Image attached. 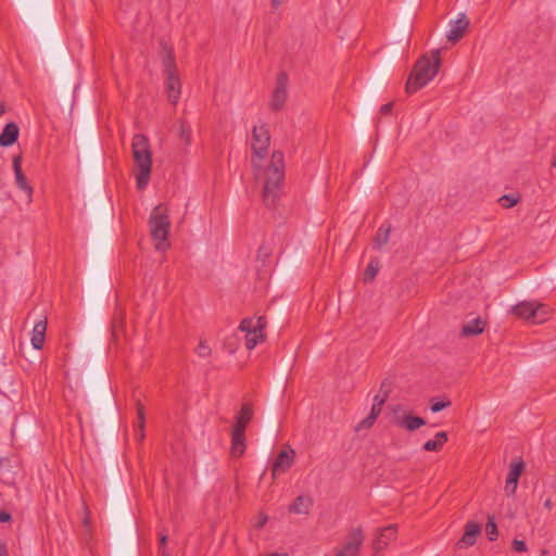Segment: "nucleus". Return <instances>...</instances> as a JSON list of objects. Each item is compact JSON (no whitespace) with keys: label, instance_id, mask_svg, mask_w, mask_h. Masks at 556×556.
I'll use <instances>...</instances> for the list:
<instances>
[{"label":"nucleus","instance_id":"nucleus-21","mask_svg":"<svg viewBox=\"0 0 556 556\" xmlns=\"http://www.w3.org/2000/svg\"><path fill=\"white\" fill-rule=\"evenodd\" d=\"M447 442V433L444 431L435 433L434 438L428 440L422 445V450L427 452H439L443 448L444 444Z\"/></svg>","mask_w":556,"mask_h":556},{"label":"nucleus","instance_id":"nucleus-29","mask_svg":"<svg viewBox=\"0 0 556 556\" xmlns=\"http://www.w3.org/2000/svg\"><path fill=\"white\" fill-rule=\"evenodd\" d=\"M179 134L181 140H184L185 144L189 146L191 143V129L185 123H181L179 128Z\"/></svg>","mask_w":556,"mask_h":556},{"label":"nucleus","instance_id":"nucleus-31","mask_svg":"<svg viewBox=\"0 0 556 556\" xmlns=\"http://www.w3.org/2000/svg\"><path fill=\"white\" fill-rule=\"evenodd\" d=\"M450 405H451V402H450V401H445V402H443V401H437V402H432V404H431V407H430V408H431V410H432L433 413H439V412H441L442 409H444V408L448 407Z\"/></svg>","mask_w":556,"mask_h":556},{"label":"nucleus","instance_id":"nucleus-34","mask_svg":"<svg viewBox=\"0 0 556 556\" xmlns=\"http://www.w3.org/2000/svg\"><path fill=\"white\" fill-rule=\"evenodd\" d=\"M380 414H381V406H379V403H372L369 415L372 416L375 419H377Z\"/></svg>","mask_w":556,"mask_h":556},{"label":"nucleus","instance_id":"nucleus-16","mask_svg":"<svg viewBox=\"0 0 556 556\" xmlns=\"http://www.w3.org/2000/svg\"><path fill=\"white\" fill-rule=\"evenodd\" d=\"M480 531H481V527L479 523H477L475 521L467 522L465 526L464 534H463L462 539L458 541V545L460 547L472 546L476 543L477 538L480 534Z\"/></svg>","mask_w":556,"mask_h":556},{"label":"nucleus","instance_id":"nucleus-23","mask_svg":"<svg viewBox=\"0 0 556 556\" xmlns=\"http://www.w3.org/2000/svg\"><path fill=\"white\" fill-rule=\"evenodd\" d=\"M525 469V463L523 460L519 459V460H514L511 464H510V467H509V472H508V476L506 478V481H509V482H518L519 480V477L520 475L522 473Z\"/></svg>","mask_w":556,"mask_h":556},{"label":"nucleus","instance_id":"nucleus-44","mask_svg":"<svg viewBox=\"0 0 556 556\" xmlns=\"http://www.w3.org/2000/svg\"><path fill=\"white\" fill-rule=\"evenodd\" d=\"M4 112L3 106H0V115Z\"/></svg>","mask_w":556,"mask_h":556},{"label":"nucleus","instance_id":"nucleus-1","mask_svg":"<svg viewBox=\"0 0 556 556\" xmlns=\"http://www.w3.org/2000/svg\"><path fill=\"white\" fill-rule=\"evenodd\" d=\"M250 146L254 181L262 188L264 204L274 207L281 194L285 180V155L277 150L268 156L270 136L264 124L253 127Z\"/></svg>","mask_w":556,"mask_h":556},{"label":"nucleus","instance_id":"nucleus-35","mask_svg":"<svg viewBox=\"0 0 556 556\" xmlns=\"http://www.w3.org/2000/svg\"><path fill=\"white\" fill-rule=\"evenodd\" d=\"M166 543H167V534L166 533H161L160 536H159V549H160V552H165Z\"/></svg>","mask_w":556,"mask_h":556},{"label":"nucleus","instance_id":"nucleus-40","mask_svg":"<svg viewBox=\"0 0 556 556\" xmlns=\"http://www.w3.org/2000/svg\"><path fill=\"white\" fill-rule=\"evenodd\" d=\"M282 0H271L273 7L276 9L281 4Z\"/></svg>","mask_w":556,"mask_h":556},{"label":"nucleus","instance_id":"nucleus-39","mask_svg":"<svg viewBox=\"0 0 556 556\" xmlns=\"http://www.w3.org/2000/svg\"><path fill=\"white\" fill-rule=\"evenodd\" d=\"M386 400H387L386 395L384 396L376 395L374 397V403H379V406L382 407V405L384 404Z\"/></svg>","mask_w":556,"mask_h":556},{"label":"nucleus","instance_id":"nucleus-19","mask_svg":"<svg viewBox=\"0 0 556 556\" xmlns=\"http://www.w3.org/2000/svg\"><path fill=\"white\" fill-rule=\"evenodd\" d=\"M18 138V127L15 123H9L5 125L0 134V146L10 147Z\"/></svg>","mask_w":556,"mask_h":556},{"label":"nucleus","instance_id":"nucleus-45","mask_svg":"<svg viewBox=\"0 0 556 556\" xmlns=\"http://www.w3.org/2000/svg\"><path fill=\"white\" fill-rule=\"evenodd\" d=\"M162 553V556H168V554L166 552H161Z\"/></svg>","mask_w":556,"mask_h":556},{"label":"nucleus","instance_id":"nucleus-10","mask_svg":"<svg viewBox=\"0 0 556 556\" xmlns=\"http://www.w3.org/2000/svg\"><path fill=\"white\" fill-rule=\"evenodd\" d=\"M288 77L285 73H280L277 77L276 87L271 93L269 108L274 111L281 110L288 99Z\"/></svg>","mask_w":556,"mask_h":556},{"label":"nucleus","instance_id":"nucleus-33","mask_svg":"<svg viewBox=\"0 0 556 556\" xmlns=\"http://www.w3.org/2000/svg\"><path fill=\"white\" fill-rule=\"evenodd\" d=\"M518 482H509L505 483V492L507 495H514L517 491Z\"/></svg>","mask_w":556,"mask_h":556},{"label":"nucleus","instance_id":"nucleus-18","mask_svg":"<svg viewBox=\"0 0 556 556\" xmlns=\"http://www.w3.org/2000/svg\"><path fill=\"white\" fill-rule=\"evenodd\" d=\"M485 325V320H483L481 317L473 318L463 325L460 334L463 337L478 336L484 331Z\"/></svg>","mask_w":556,"mask_h":556},{"label":"nucleus","instance_id":"nucleus-9","mask_svg":"<svg viewBox=\"0 0 556 556\" xmlns=\"http://www.w3.org/2000/svg\"><path fill=\"white\" fill-rule=\"evenodd\" d=\"M392 422L407 431H415L426 425V420L407 412L404 406L396 404L391 407Z\"/></svg>","mask_w":556,"mask_h":556},{"label":"nucleus","instance_id":"nucleus-3","mask_svg":"<svg viewBox=\"0 0 556 556\" xmlns=\"http://www.w3.org/2000/svg\"><path fill=\"white\" fill-rule=\"evenodd\" d=\"M441 51L434 50L431 55H422L415 64L406 83L407 92H416L431 81L441 66Z\"/></svg>","mask_w":556,"mask_h":556},{"label":"nucleus","instance_id":"nucleus-4","mask_svg":"<svg viewBox=\"0 0 556 556\" xmlns=\"http://www.w3.org/2000/svg\"><path fill=\"white\" fill-rule=\"evenodd\" d=\"M148 225L155 250L160 252L167 251L170 248L168 235L172 227L167 206L164 204L156 205L150 214Z\"/></svg>","mask_w":556,"mask_h":556},{"label":"nucleus","instance_id":"nucleus-8","mask_svg":"<svg viewBox=\"0 0 556 556\" xmlns=\"http://www.w3.org/2000/svg\"><path fill=\"white\" fill-rule=\"evenodd\" d=\"M265 318H244L240 325L239 330L245 332V346L248 350H253L265 338L264 334Z\"/></svg>","mask_w":556,"mask_h":556},{"label":"nucleus","instance_id":"nucleus-42","mask_svg":"<svg viewBox=\"0 0 556 556\" xmlns=\"http://www.w3.org/2000/svg\"><path fill=\"white\" fill-rule=\"evenodd\" d=\"M7 552L3 545L0 544V556H5Z\"/></svg>","mask_w":556,"mask_h":556},{"label":"nucleus","instance_id":"nucleus-37","mask_svg":"<svg viewBox=\"0 0 556 556\" xmlns=\"http://www.w3.org/2000/svg\"><path fill=\"white\" fill-rule=\"evenodd\" d=\"M392 109H393V103L389 102L381 106L380 112L382 114H389V113H391Z\"/></svg>","mask_w":556,"mask_h":556},{"label":"nucleus","instance_id":"nucleus-14","mask_svg":"<svg viewBox=\"0 0 556 556\" xmlns=\"http://www.w3.org/2000/svg\"><path fill=\"white\" fill-rule=\"evenodd\" d=\"M397 535V529L394 525H390L388 527H384L380 529L377 534L374 542V548L375 551L381 552L384 548L388 547V545L396 539Z\"/></svg>","mask_w":556,"mask_h":556},{"label":"nucleus","instance_id":"nucleus-41","mask_svg":"<svg viewBox=\"0 0 556 556\" xmlns=\"http://www.w3.org/2000/svg\"><path fill=\"white\" fill-rule=\"evenodd\" d=\"M544 506L547 508V509H551L552 508V501L549 498H547L545 502H544Z\"/></svg>","mask_w":556,"mask_h":556},{"label":"nucleus","instance_id":"nucleus-11","mask_svg":"<svg viewBox=\"0 0 556 556\" xmlns=\"http://www.w3.org/2000/svg\"><path fill=\"white\" fill-rule=\"evenodd\" d=\"M295 451L291 447H285L279 452L271 466L274 477L287 472L294 464Z\"/></svg>","mask_w":556,"mask_h":556},{"label":"nucleus","instance_id":"nucleus-27","mask_svg":"<svg viewBox=\"0 0 556 556\" xmlns=\"http://www.w3.org/2000/svg\"><path fill=\"white\" fill-rule=\"evenodd\" d=\"M498 202L504 208H510L519 202V197H515L513 194H505L498 199Z\"/></svg>","mask_w":556,"mask_h":556},{"label":"nucleus","instance_id":"nucleus-30","mask_svg":"<svg viewBox=\"0 0 556 556\" xmlns=\"http://www.w3.org/2000/svg\"><path fill=\"white\" fill-rule=\"evenodd\" d=\"M197 354H198L200 357H203V358H205V357L210 356V354H211V348L208 346V344H207L205 341L201 340V341L199 342V345H198V348H197Z\"/></svg>","mask_w":556,"mask_h":556},{"label":"nucleus","instance_id":"nucleus-20","mask_svg":"<svg viewBox=\"0 0 556 556\" xmlns=\"http://www.w3.org/2000/svg\"><path fill=\"white\" fill-rule=\"evenodd\" d=\"M313 505V501L308 496L300 495L294 502L290 505L289 510L293 514L298 515H306L308 514L311 507Z\"/></svg>","mask_w":556,"mask_h":556},{"label":"nucleus","instance_id":"nucleus-15","mask_svg":"<svg viewBox=\"0 0 556 556\" xmlns=\"http://www.w3.org/2000/svg\"><path fill=\"white\" fill-rule=\"evenodd\" d=\"M12 167L15 176V182L18 189L25 191L27 195L30 198L33 194V187L28 184L25 175L22 170V155L17 154L13 156Z\"/></svg>","mask_w":556,"mask_h":556},{"label":"nucleus","instance_id":"nucleus-6","mask_svg":"<svg viewBox=\"0 0 556 556\" xmlns=\"http://www.w3.org/2000/svg\"><path fill=\"white\" fill-rule=\"evenodd\" d=\"M253 410L250 404H243L240 412L236 416V420L231 431V455L240 457L245 451V429L252 419Z\"/></svg>","mask_w":556,"mask_h":556},{"label":"nucleus","instance_id":"nucleus-26","mask_svg":"<svg viewBox=\"0 0 556 556\" xmlns=\"http://www.w3.org/2000/svg\"><path fill=\"white\" fill-rule=\"evenodd\" d=\"M485 532L490 541H495L498 535L497 526L493 517L488 518L485 526Z\"/></svg>","mask_w":556,"mask_h":556},{"label":"nucleus","instance_id":"nucleus-38","mask_svg":"<svg viewBox=\"0 0 556 556\" xmlns=\"http://www.w3.org/2000/svg\"><path fill=\"white\" fill-rule=\"evenodd\" d=\"M11 520V515L8 511L0 510V522H8Z\"/></svg>","mask_w":556,"mask_h":556},{"label":"nucleus","instance_id":"nucleus-36","mask_svg":"<svg viewBox=\"0 0 556 556\" xmlns=\"http://www.w3.org/2000/svg\"><path fill=\"white\" fill-rule=\"evenodd\" d=\"M268 517L264 514H260L256 518L255 527L262 528L266 525Z\"/></svg>","mask_w":556,"mask_h":556},{"label":"nucleus","instance_id":"nucleus-12","mask_svg":"<svg viewBox=\"0 0 556 556\" xmlns=\"http://www.w3.org/2000/svg\"><path fill=\"white\" fill-rule=\"evenodd\" d=\"M363 542V531L361 528H356L350 533L342 551H340L334 556H357L359 547L362 546Z\"/></svg>","mask_w":556,"mask_h":556},{"label":"nucleus","instance_id":"nucleus-17","mask_svg":"<svg viewBox=\"0 0 556 556\" xmlns=\"http://www.w3.org/2000/svg\"><path fill=\"white\" fill-rule=\"evenodd\" d=\"M47 320H38L33 328L30 342L34 349H42L46 340Z\"/></svg>","mask_w":556,"mask_h":556},{"label":"nucleus","instance_id":"nucleus-25","mask_svg":"<svg viewBox=\"0 0 556 556\" xmlns=\"http://www.w3.org/2000/svg\"><path fill=\"white\" fill-rule=\"evenodd\" d=\"M143 429H144V412L141 404H138V420L136 425V433L139 440L143 439Z\"/></svg>","mask_w":556,"mask_h":556},{"label":"nucleus","instance_id":"nucleus-7","mask_svg":"<svg viewBox=\"0 0 556 556\" xmlns=\"http://www.w3.org/2000/svg\"><path fill=\"white\" fill-rule=\"evenodd\" d=\"M513 313L533 324L544 323L551 315V309L545 304L535 301H523L513 307Z\"/></svg>","mask_w":556,"mask_h":556},{"label":"nucleus","instance_id":"nucleus-2","mask_svg":"<svg viewBox=\"0 0 556 556\" xmlns=\"http://www.w3.org/2000/svg\"><path fill=\"white\" fill-rule=\"evenodd\" d=\"M134 175L139 190L147 188L152 170V151L148 137L137 134L131 140Z\"/></svg>","mask_w":556,"mask_h":556},{"label":"nucleus","instance_id":"nucleus-32","mask_svg":"<svg viewBox=\"0 0 556 556\" xmlns=\"http://www.w3.org/2000/svg\"><path fill=\"white\" fill-rule=\"evenodd\" d=\"M513 547L518 553H525L528 549L526 542L517 539L513 541Z\"/></svg>","mask_w":556,"mask_h":556},{"label":"nucleus","instance_id":"nucleus-43","mask_svg":"<svg viewBox=\"0 0 556 556\" xmlns=\"http://www.w3.org/2000/svg\"><path fill=\"white\" fill-rule=\"evenodd\" d=\"M552 166L556 168V153H555V156H554V159L552 161Z\"/></svg>","mask_w":556,"mask_h":556},{"label":"nucleus","instance_id":"nucleus-22","mask_svg":"<svg viewBox=\"0 0 556 556\" xmlns=\"http://www.w3.org/2000/svg\"><path fill=\"white\" fill-rule=\"evenodd\" d=\"M390 231H391L390 226L381 225L378 228L377 233L374 239L375 248L380 249L381 247L387 244V242L390 239Z\"/></svg>","mask_w":556,"mask_h":556},{"label":"nucleus","instance_id":"nucleus-24","mask_svg":"<svg viewBox=\"0 0 556 556\" xmlns=\"http://www.w3.org/2000/svg\"><path fill=\"white\" fill-rule=\"evenodd\" d=\"M378 271H379V262L376 260L370 261L365 270L364 280L365 281L374 280L375 277L377 276Z\"/></svg>","mask_w":556,"mask_h":556},{"label":"nucleus","instance_id":"nucleus-5","mask_svg":"<svg viewBox=\"0 0 556 556\" xmlns=\"http://www.w3.org/2000/svg\"><path fill=\"white\" fill-rule=\"evenodd\" d=\"M161 59L163 72L165 75V87L167 91V97L169 102L176 104L180 96L181 84L177 73L173 48L166 45L163 46L161 50Z\"/></svg>","mask_w":556,"mask_h":556},{"label":"nucleus","instance_id":"nucleus-13","mask_svg":"<svg viewBox=\"0 0 556 556\" xmlns=\"http://www.w3.org/2000/svg\"><path fill=\"white\" fill-rule=\"evenodd\" d=\"M468 27L469 20L465 13H460L457 20L450 23V29L446 35L447 40L453 43L457 42L465 35Z\"/></svg>","mask_w":556,"mask_h":556},{"label":"nucleus","instance_id":"nucleus-28","mask_svg":"<svg viewBox=\"0 0 556 556\" xmlns=\"http://www.w3.org/2000/svg\"><path fill=\"white\" fill-rule=\"evenodd\" d=\"M377 419H375L372 416L368 415L366 418H364L362 421H359L357 424V426L355 427V431H362V430H366V429H370L375 422H376Z\"/></svg>","mask_w":556,"mask_h":556}]
</instances>
